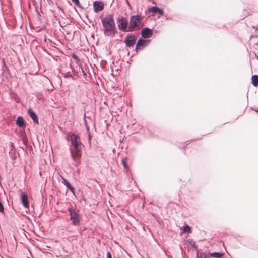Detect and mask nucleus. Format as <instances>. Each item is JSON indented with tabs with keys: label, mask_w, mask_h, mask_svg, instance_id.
<instances>
[{
	"label": "nucleus",
	"mask_w": 258,
	"mask_h": 258,
	"mask_svg": "<svg viewBox=\"0 0 258 258\" xmlns=\"http://www.w3.org/2000/svg\"><path fill=\"white\" fill-rule=\"evenodd\" d=\"M200 258H206V255L204 253L202 252L200 254Z\"/></svg>",
	"instance_id": "obj_27"
},
{
	"label": "nucleus",
	"mask_w": 258,
	"mask_h": 258,
	"mask_svg": "<svg viewBox=\"0 0 258 258\" xmlns=\"http://www.w3.org/2000/svg\"><path fill=\"white\" fill-rule=\"evenodd\" d=\"M82 72H83V74H84V75H86L85 72H84V71H83V70H82Z\"/></svg>",
	"instance_id": "obj_34"
},
{
	"label": "nucleus",
	"mask_w": 258,
	"mask_h": 258,
	"mask_svg": "<svg viewBox=\"0 0 258 258\" xmlns=\"http://www.w3.org/2000/svg\"><path fill=\"white\" fill-rule=\"evenodd\" d=\"M34 123L38 124L39 120L37 114H29Z\"/></svg>",
	"instance_id": "obj_15"
},
{
	"label": "nucleus",
	"mask_w": 258,
	"mask_h": 258,
	"mask_svg": "<svg viewBox=\"0 0 258 258\" xmlns=\"http://www.w3.org/2000/svg\"><path fill=\"white\" fill-rule=\"evenodd\" d=\"M22 141L24 145L27 146L28 144V140L26 137H23L22 138Z\"/></svg>",
	"instance_id": "obj_21"
},
{
	"label": "nucleus",
	"mask_w": 258,
	"mask_h": 258,
	"mask_svg": "<svg viewBox=\"0 0 258 258\" xmlns=\"http://www.w3.org/2000/svg\"><path fill=\"white\" fill-rule=\"evenodd\" d=\"M152 30L148 28H144L141 32L142 36L145 38H148L150 37L151 36H152Z\"/></svg>",
	"instance_id": "obj_10"
},
{
	"label": "nucleus",
	"mask_w": 258,
	"mask_h": 258,
	"mask_svg": "<svg viewBox=\"0 0 258 258\" xmlns=\"http://www.w3.org/2000/svg\"><path fill=\"white\" fill-rule=\"evenodd\" d=\"M185 143H186V146H187L188 144H189V141H187L186 142H185Z\"/></svg>",
	"instance_id": "obj_32"
},
{
	"label": "nucleus",
	"mask_w": 258,
	"mask_h": 258,
	"mask_svg": "<svg viewBox=\"0 0 258 258\" xmlns=\"http://www.w3.org/2000/svg\"><path fill=\"white\" fill-rule=\"evenodd\" d=\"M4 212V208L2 202L0 201V213Z\"/></svg>",
	"instance_id": "obj_22"
},
{
	"label": "nucleus",
	"mask_w": 258,
	"mask_h": 258,
	"mask_svg": "<svg viewBox=\"0 0 258 258\" xmlns=\"http://www.w3.org/2000/svg\"><path fill=\"white\" fill-rule=\"evenodd\" d=\"M70 151L71 153V156L73 161L75 162V166L76 167H78L80 164L79 159L81 157V154H75L72 148L70 149Z\"/></svg>",
	"instance_id": "obj_7"
},
{
	"label": "nucleus",
	"mask_w": 258,
	"mask_h": 258,
	"mask_svg": "<svg viewBox=\"0 0 258 258\" xmlns=\"http://www.w3.org/2000/svg\"><path fill=\"white\" fill-rule=\"evenodd\" d=\"M20 199L23 206L26 208H29V202L27 193L24 192H22L20 195Z\"/></svg>",
	"instance_id": "obj_8"
},
{
	"label": "nucleus",
	"mask_w": 258,
	"mask_h": 258,
	"mask_svg": "<svg viewBox=\"0 0 258 258\" xmlns=\"http://www.w3.org/2000/svg\"><path fill=\"white\" fill-rule=\"evenodd\" d=\"M91 136L90 133H89L88 134V143L89 144L90 147L91 145Z\"/></svg>",
	"instance_id": "obj_23"
},
{
	"label": "nucleus",
	"mask_w": 258,
	"mask_h": 258,
	"mask_svg": "<svg viewBox=\"0 0 258 258\" xmlns=\"http://www.w3.org/2000/svg\"><path fill=\"white\" fill-rule=\"evenodd\" d=\"M67 211L69 213L70 219L72 221L73 226H79L81 224V218L79 211L75 209L69 207Z\"/></svg>",
	"instance_id": "obj_3"
},
{
	"label": "nucleus",
	"mask_w": 258,
	"mask_h": 258,
	"mask_svg": "<svg viewBox=\"0 0 258 258\" xmlns=\"http://www.w3.org/2000/svg\"><path fill=\"white\" fill-rule=\"evenodd\" d=\"M104 8V4L102 2L95 1L93 2V9L95 12L102 10Z\"/></svg>",
	"instance_id": "obj_9"
},
{
	"label": "nucleus",
	"mask_w": 258,
	"mask_h": 258,
	"mask_svg": "<svg viewBox=\"0 0 258 258\" xmlns=\"http://www.w3.org/2000/svg\"><path fill=\"white\" fill-rule=\"evenodd\" d=\"M62 183L66 186L67 188L75 196V189L71 185V184L68 182V181L66 179L62 177Z\"/></svg>",
	"instance_id": "obj_11"
},
{
	"label": "nucleus",
	"mask_w": 258,
	"mask_h": 258,
	"mask_svg": "<svg viewBox=\"0 0 258 258\" xmlns=\"http://www.w3.org/2000/svg\"><path fill=\"white\" fill-rule=\"evenodd\" d=\"M256 111L258 112V111L256 110Z\"/></svg>",
	"instance_id": "obj_35"
},
{
	"label": "nucleus",
	"mask_w": 258,
	"mask_h": 258,
	"mask_svg": "<svg viewBox=\"0 0 258 258\" xmlns=\"http://www.w3.org/2000/svg\"><path fill=\"white\" fill-rule=\"evenodd\" d=\"M14 143H12V142H11V143H10V151H9V154H10H10H11V156L12 158L13 159H15V157H13V156H12V151H13V149H14Z\"/></svg>",
	"instance_id": "obj_19"
},
{
	"label": "nucleus",
	"mask_w": 258,
	"mask_h": 258,
	"mask_svg": "<svg viewBox=\"0 0 258 258\" xmlns=\"http://www.w3.org/2000/svg\"><path fill=\"white\" fill-rule=\"evenodd\" d=\"M28 113H34L31 109H29V110H28Z\"/></svg>",
	"instance_id": "obj_30"
},
{
	"label": "nucleus",
	"mask_w": 258,
	"mask_h": 258,
	"mask_svg": "<svg viewBox=\"0 0 258 258\" xmlns=\"http://www.w3.org/2000/svg\"><path fill=\"white\" fill-rule=\"evenodd\" d=\"M86 117H87L86 114L84 113V116H83V119H84V121L86 125Z\"/></svg>",
	"instance_id": "obj_28"
},
{
	"label": "nucleus",
	"mask_w": 258,
	"mask_h": 258,
	"mask_svg": "<svg viewBox=\"0 0 258 258\" xmlns=\"http://www.w3.org/2000/svg\"><path fill=\"white\" fill-rule=\"evenodd\" d=\"M107 258H112V255L110 251L107 252Z\"/></svg>",
	"instance_id": "obj_26"
},
{
	"label": "nucleus",
	"mask_w": 258,
	"mask_h": 258,
	"mask_svg": "<svg viewBox=\"0 0 258 258\" xmlns=\"http://www.w3.org/2000/svg\"><path fill=\"white\" fill-rule=\"evenodd\" d=\"M148 11L149 12H152L153 13H158L160 15H162L163 13L162 10L155 6L149 8Z\"/></svg>",
	"instance_id": "obj_14"
},
{
	"label": "nucleus",
	"mask_w": 258,
	"mask_h": 258,
	"mask_svg": "<svg viewBox=\"0 0 258 258\" xmlns=\"http://www.w3.org/2000/svg\"><path fill=\"white\" fill-rule=\"evenodd\" d=\"M16 101L17 102H19V99H16Z\"/></svg>",
	"instance_id": "obj_33"
},
{
	"label": "nucleus",
	"mask_w": 258,
	"mask_h": 258,
	"mask_svg": "<svg viewBox=\"0 0 258 258\" xmlns=\"http://www.w3.org/2000/svg\"><path fill=\"white\" fill-rule=\"evenodd\" d=\"M136 42V38L134 35H130L126 36L124 42L125 43L126 46L131 47L133 46Z\"/></svg>",
	"instance_id": "obj_6"
},
{
	"label": "nucleus",
	"mask_w": 258,
	"mask_h": 258,
	"mask_svg": "<svg viewBox=\"0 0 258 258\" xmlns=\"http://www.w3.org/2000/svg\"><path fill=\"white\" fill-rule=\"evenodd\" d=\"M69 140L70 141L71 145L76 152L75 154H81L84 145L81 143L79 136L75 133H73L70 135Z\"/></svg>",
	"instance_id": "obj_2"
},
{
	"label": "nucleus",
	"mask_w": 258,
	"mask_h": 258,
	"mask_svg": "<svg viewBox=\"0 0 258 258\" xmlns=\"http://www.w3.org/2000/svg\"><path fill=\"white\" fill-rule=\"evenodd\" d=\"M104 34L106 36L113 37L116 33V26L112 14H109L101 19Z\"/></svg>",
	"instance_id": "obj_1"
},
{
	"label": "nucleus",
	"mask_w": 258,
	"mask_h": 258,
	"mask_svg": "<svg viewBox=\"0 0 258 258\" xmlns=\"http://www.w3.org/2000/svg\"><path fill=\"white\" fill-rule=\"evenodd\" d=\"M16 125L20 128H24L26 126L25 120L22 116H19L17 117L16 121Z\"/></svg>",
	"instance_id": "obj_12"
},
{
	"label": "nucleus",
	"mask_w": 258,
	"mask_h": 258,
	"mask_svg": "<svg viewBox=\"0 0 258 258\" xmlns=\"http://www.w3.org/2000/svg\"><path fill=\"white\" fill-rule=\"evenodd\" d=\"M192 247L196 251H198V246L195 243L191 244Z\"/></svg>",
	"instance_id": "obj_25"
},
{
	"label": "nucleus",
	"mask_w": 258,
	"mask_h": 258,
	"mask_svg": "<svg viewBox=\"0 0 258 258\" xmlns=\"http://www.w3.org/2000/svg\"><path fill=\"white\" fill-rule=\"evenodd\" d=\"M238 118V116H234L232 117L231 121H233L234 120L237 119Z\"/></svg>",
	"instance_id": "obj_29"
},
{
	"label": "nucleus",
	"mask_w": 258,
	"mask_h": 258,
	"mask_svg": "<svg viewBox=\"0 0 258 258\" xmlns=\"http://www.w3.org/2000/svg\"><path fill=\"white\" fill-rule=\"evenodd\" d=\"M126 161H127V158L125 157L123 158L122 159V164L124 168L125 169L127 168V167H128V166L126 163Z\"/></svg>",
	"instance_id": "obj_20"
},
{
	"label": "nucleus",
	"mask_w": 258,
	"mask_h": 258,
	"mask_svg": "<svg viewBox=\"0 0 258 258\" xmlns=\"http://www.w3.org/2000/svg\"><path fill=\"white\" fill-rule=\"evenodd\" d=\"M192 240H188V242L190 243L191 245V244H193L192 243Z\"/></svg>",
	"instance_id": "obj_31"
},
{
	"label": "nucleus",
	"mask_w": 258,
	"mask_h": 258,
	"mask_svg": "<svg viewBox=\"0 0 258 258\" xmlns=\"http://www.w3.org/2000/svg\"><path fill=\"white\" fill-rule=\"evenodd\" d=\"M72 1L74 3L75 5L79 6V0H72Z\"/></svg>",
	"instance_id": "obj_24"
},
{
	"label": "nucleus",
	"mask_w": 258,
	"mask_h": 258,
	"mask_svg": "<svg viewBox=\"0 0 258 258\" xmlns=\"http://www.w3.org/2000/svg\"><path fill=\"white\" fill-rule=\"evenodd\" d=\"M223 254H224L223 253H221V252H213V253H211L210 254V255L212 257L222 258Z\"/></svg>",
	"instance_id": "obj_16"
},
{
	"label": "nucleus",
	"mask_w": 258,
	"mask_h": 258,
	"mask_svg": "<svg viewBox=\"0 0 258 258\" xmlns=\"http://www.w3.org/2000/svg\"><path fill=\"white\" fill-rule=\"evenodd\" d=\"M141 17L139 15H135L131 17L128 25V31L132 32L139 29L142 26Z\"/></svg>",
	"instance_id": "obj_4"
},
{
	"label": "nucleus",
	"mask_w": 258,
	"mask_h": 258,
	"mask_svg": "<svg viewBox=\"0 0 258 258\" xmlns=\"http://www.w3.org/2000/svg\"><path fill=\"white\" fill-rule=\"evenodd\" d=\"M183 231L184 233H188L191 232L190 227L185 223L184 226H183Z\"/></svg>",
	"instance_id": "obj_18"
},
{
	"label": "nucleus",
	"mask_w": 258,
	"mask_h": 258,
	"mask_svg": "<svg viewBox=\"0 0 258 258\" xmlns=\"http://www.w3.org/2000/svg\"><path fill=\"white\" fill-rule=\"evenodd\" d=\"M148 42V41L144 40L142 39H140L137 43L136 49H142L146 45V43Z\"/></svg>",
	"instance_id": "obj_13"
},
{
	"label": "nucleus",
	"mask_w": 258,
	"mask_h": 258,
	"mask_svg": "<svg viewBox=\"0 0 258 258\" xmlns=\"http://www.w3.org/2000/svg\"><path fill=\"white\" fill-rule=\"evenodd\" d=\"M117 23L118 29L123 32H128V25L127 19L121 16L117 18Z\"/></svg>",
	"instance_id": "obj_5"
},
{
	"label": "nucleus",
	"mask_w": 258,
	"mask_h": 258,
	"mask_svg": "<svg viewBox=\"0 0 258 258\" xmlns=\"http://www.w3.org/2000/svg\"><path fill=\"white\" fill-rule=\"evenodd\" d=\"M252 83L254 86H258V75H255L252 77Z\"/></svg>",
	"instance_id": "obj_17"
}]
</instances>
